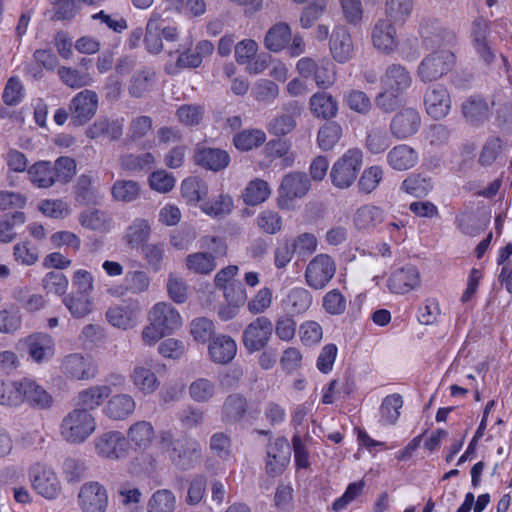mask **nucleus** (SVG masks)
Instances as JSON below:
<instances>
[{"instance_id": "1", "label": "nucleus", "mask_w": 512, "mask_h": 512, "mask_svg": "<svg viewBox=\"0 0 512 512\" xmlns=\"http://www.w3.org/2000/svg\"><path fill=\"white\" fill-rule=\"evenodd\" d=\"M158 444L171 464L180 471L194 469L202 459L201 444L189 435L175 437L170 430H163L158 434Z\"/></svg>"}, {"instance_id": "2", "label": "nucleus", "mask_w": 512, "mask_h": 512, "mask_svg": "<svg viewBox=\"0 0 512 512\" xmlns=\"http://www.w3.org/2000/svg\"><path fill=\"white\" fill-rule=\"evenodd\" d=\"M96 429L95 418L85 409H73L62 420V437L74 444L83 443Z\"/></svg>"}, {"instance_id": "3", "label": "nucleus", "mask_w": 512, "mask_h": 512, "mask_svg": "<svg viewBox=\"0 0 512 512\" xmlns=\"http://www.w3.org/2000/svg\"><path fill=\"white\" fill-rule=\"evenodd\" d=\"M362 158V151L359 149H350L344 153L331 168L332 184L339 189L349 188L357 179Z\"/></svg>"}, {"instance_id": "4", "label": "nucleus", "mask_w": 512, "mask_h": 512, "mask_svg": "<svg viewBox=\"0 0 512 512\" xmlns=\"http://www.w3.org/2000/svg\"><path fill=\"white\" fill-rule=\"evenodd\" d=\"M94 451L102 459L121 461L129 456V447L124 433L118 430L105 431L93 440Z\"/></svg>"}, {"instance_id": "5", "label": "nucleus", "mask_w": 512, "mask_h": 512, "mask_svg": "<svg viewBox=\"0 0 512 512\" xmlns=\"http://www.w3.org/2000/svg\"><path fill=\"white\" fill-rule=\"evenodd\" d=\"M336 273L335 260L328 254L321 253L314 256L307 264L304 279L308 287L313 290H323L333 279Z\"/></svg>"}, {"instance_id": "6", "label": "nucleus", "mask_w": 512, "mask_h": 512, "mask_svg": "<svg viewBox=\"0 0 512 512\" xmlns=\"http://www.w3.org/2000/svg\"><path fill=\"white\" fill-rule=\"evenodd\" d=\"M455 64L454 54L441 49L427 55L418 66V76L423 82H432L446 75Z\"/></svg>"}, {"instance_id": "7", "label": "nucleus", "mask_w": 512, "mask_h": 512, "mask_svg": "<svg viewBox=\"0 0 512 512\" xmlns=\"http://www.w3.org/2000/svg\"><path fill=\"white\" fill-rule=\"evenodd\" d=\"M274 325L267 316H258L250 322L242 333V343L248 353L262 351L268 345Z\"/></svg>"}, {"instance_id": "8", "label": "nucleus", "mask_w": 512, "mask_h": 512, "mask_svg": "<svg viewBox=\"0 0 512 512\" xmlns=\"http://www.w3.org/2000/svg\"><path fill=\"white\" fill-rule=\"evenodd\" d=\"M78 505L82 512H106L108 493L97 481L84 483L78 493Z\"/></svg>"}, {"instance_id": "9", "label": "nucleus", "mask_w": 512, "mask_h": 512, "mask_svg": "<svg viewBox=\"0 0 512 512\" xmlns=\"http://www.w3.org/2000/svg\"><path fill=\"white\" fill-rule=\"evenodd\" d=\"M30 481L34 490L47 499H55L61 491L60 482L47 466L35 464L29 471Z\"/></svg>"}, {"instance_id": "10", "label": "nucleus", "mask_w": 512, "mask_h": 512, "mask_svg": "<svg viewBox=\"0 0 512 512\" xmlns=\"http://www.w3.org/2000/svg\"><path fill=\"white\" fill-rule=\"evenodd\" d=\"M301 114L302 107L298 102L287 103L283 106L282 111L268 122L267 131L277 137L286 136L296 129L297 119Z\"/></svg>"}, {"instance_id": "11", "label": "nucleus", "mask_w": 512, "mask_h": 512, "mask_svg": "<svg viewBox=\"0 0 512 512\" xmlns=\"http://www.w3.org/2000/svg\"><path fill=\"white\" fill-rule=\"evenodd\" d=\"M98 109V95L92 90H82L71 100L69 110L73 122L84 125L90 121Z\"/></svg>"}, {"instance_id": "12", "label": "nucleus", "mask_w": 512, "mask_h": 512, "mask_svg": "<svg viewBox=\"0 0 512 512\" xmlns=\"http://www.w3.org/2000/svg\"><path fill=\"white\" fill-rule=\"evenodd\" d=\"M129 450L138 452L148 451L156 438V431L150 421L138 420L133 422L124 434Z\"/></svg>"}, {"instance_id": "13", "label": "nucleus", "mask_w": 512, "mask_h": 512, "mask_svg": "<svg viewBox=\"0 0 512 512\" xmlns=\"http://www.w3.org/2000/svg\"><path fill=\"white\" fill-rule=\"evenodd\" d=\"M61 372L72 380H89L96 376L97 367L89 357L73 353L63 358Z\"/></svg>"}, {"instance_id": "14", "label": "nucleus", "mask_w": 512, "mask_h": 512, "mask_svg": "<svg viewBox=\"0 0 512 512\" xmlns=\"http://www.w3.org/2000/svg\"><path fill=\"white\" fill-rule=\"evenodd\" d=\"M420 126L419 112L413 108H405L393 116L389 130L396 139L403 140L417 133Z\"/></svg>"}, {"instance_id": "15", "label": "nucleus", "mask_w": 512, "mask_h": 512, "mask_svg": "<svg viewBox=\"0 0 512 512\" xmlns=\"http://www.w3.org/2000/svg\"><path fill=\"white\" fill-rule=\"evenodd\" d=\"M149 322L162 328L166 333L171 334L182 325V318L178 310L167 302L156 303L149 311Z\"/></svg>"}, {"instance_id": "16", "label": "nucleus", "mask_w": 512, "mask_h": 512, "mask_svg": "<svg viewBox=\"0 0 512 512\" xmlns=\"http://www.w3.org/2000/svg\"><path fill=\"white\" fill-rule=\"evenodd\" d=\"M124 131V119L101 116L89 125L85 130V135L91 140L105 137L109 141H118Z\"/></svg>"}, {"instance_id": "17", "label": "nucleus", "mask_w": 512, "mask_h": 512, "mask_svg": "<svg viewBox=\"0 0 512 512\" xmlns=\"http://www.w3.org/2000/svg\"><path fill=\"white\" fill-rule=\"evenodd\" d=\"M290 445L285 437H279L267 446L266 470L276 476L281 474L289 462Z\"/></svg>"}, {"instance_id": "18", "label": "nucleus", "mask_w": 512, "mask_h": 512, "mask_svg": "<svg viewBox=\"0 0 512 512\" xmlns=\"http://www.w3.org/2000/svg\"><path fill=\"white\" fill-rule=\"evenodd\" d=\"M151 285V278L142 270L128 271L125 274L122 284L114 286L108 290L109 294L115 297H121L128 293L139 295L147 292Z\"/></svg>"}, {"instance_id": "19", "label": "nucleus", "mask_w": 512, "mask_h": 512, "mask_svg": "<svg viewBox=\"0 0 512 512\" xmlns=\"http://www.w3.org/2000/svg\"><path fill=\"white\" fill-rule=\"evenodd\" d=\"M396 25L386 18L379 19L375 23L372 30V42L377 50L390 54L397 49Z\"/></svg>"}, {"instance_id": "20", "label": "nucleus", "mask_w": 512, "mask_h": 512, "mask_svg": "<svg viewBox=\"0 0 512 512\" xmlns=\"http://www.w3.org/2000/svg\"><path fill=\"white\" fill-rule=\"evenodd\" d=\"M424 104L426 112L432 118L442 119L449 113L451 98L444 86L436 85L426 91Z\"/></svg>"}, {"instance_id": "21", "label": "nucleus", "mask_w": 512, "mask_h": 512, "mask_svg": "<svg viewBox=\"0 0 512 512\" xmlns=\"http://www.w3.org/2000/svg\"><path fill=\"white\" fill-rule=\"evenodd\" d=\"M21 405L28 403L30 406L47 409L51 407L52 396L35 380L31 378H21Z\"/></svg>"}, {"instance_id": "22", "label": "nucleus", "mask_w": 512, "mask_h": 512, "mask_svg": "<svg viewBox=\"0 0 512 512\" xmlns=\"http://www.w3.org/2000/svg\"><path fill=\"white\" fill-rule=\"evenodd\" d=\"M310 180L305 172L294 171L285 175L279 187L280 198L293 200L305 196L310 190Z\"/></svg>"}, {"instance_id": "23", "label": "nucleus", "mask_w": 512, "mask_h": 512, "mask_svg": "<svg viewBox=\"0 0 512 512\" xmlns=\"http://www.w3.org/2000/svg\"><path fill=\"white\" fill-rule=\"evenodd\" d=\"M208 353L212 362L216 364H227L235 358L237 344L229 335H215L209 343Z\"/></svg>"}, {"instance_id": "24", "label": "nucleus", "mask_w": 512, "mask_h": 512, "mask_svg": "<svg viewBox=\"0 0 512 512\" xmlns=\"http://www.w3.org/2000/svg\"><path fill=\"white\" fill-rule=\"evenodd\" d=\"M195 162L212 171H220L226 168L230 162L229 154L219 148L198 146L194 153Z\"/></svg>"}, {"instance_id": "25", "label": "nucleus", "mask_w": 512, "mask_h": 512, "mask_svg": "<svg viewBox=\"0 0 512 512\" xmlns=\"http://www.w3.org/2000/svg\"><path fill=\"white\" fill-rule=\"evenodd\" d=\"M420 275L413 266H407L393 272L388 279V288L396 294H405L419 286Z\"/></svg>"}, {"instance_id": "26", "label": "nucleus", "mask_w": 512, "mask_h": 512, "mask_svg": "<svg viewBox=\"0 0 512 512\" xmlns=\"http://www.w3.org/2000/svg\"><path fill=\"white\" fill-rule=\"evenodd\" d=\"M136 409V402L129 394L113 395L103 408V413L109 419L122 421L130 417Z\"/></svg>"}, {"instance_id": "27", "label": "nucleus", "mask_w": 512, "mask_h": 512, "mask_svg": "<svg viewBox=\"0 0 512 512\" xmlns=\"http://www.w3.org/2000/svg\"><path fill=\"white\" fill-rule=\"evenodd\" d=\"M29 356L37 363L51 359L54 355V341L46 333H34L25 339Z\"/></svg>"}, {"instance_id": "28", "label": "nucleus", "mask_w": 512, "mask_h": 512, "mask_svg": "<svg viewBox=\"0 0 512 512\" xmlns=\"http://www.w3.org/2000/svg\"><path fill=\"white\" fill-rule=\"evenodd\" d=\"M330 51L339 63L347 62L353 54L354 47L349 30L345 26H337L330 37Z\"/></svg>"}, {"instance_id": "29", "label": "nucleus", "mask_w": 512, "mask_h": 512, "mask_svg": "<svg viewBox=\"0 0 512 512\" xmlns=\"http://www.w3.org/2000/svg\"><path fill=\"white\" fill-rule=\"evenodd\" d=\"M382 89L403 93L411 85L412 78L408 70L400 64L389 65L380 79Z\"/></svg>"}, {"instance_id": "30", "label": "nucleus", "mask_w": 512, "mask_h": 512, "mask_svg": "<svg viewBox=\"0 0 512 512\" xmlns=\"http://www.w3.org/2000/svg\"><path fill=\"white\" fill-rule=\"evenodd\" d=\"M386 159L392 169L406 171L417 164L418 154L412 147L406 144H399L387 153Z\"/></svg>"}, {"instance_id": "31", "label": "nucleus", "mask_w": 512, "mask_h": 512, "mask_svg": "<svg viewBox=\"0 0 512 512\" xmlns=\"http://www.w3.org/2000/svg\"><path fill=\"white\" fill-rule=\"evenodd\" d=\"M111 394L108 385H95L80 391L76 397L78 409L94 410L103 404Z\"/></svg>"}, {"instance_id": "32", "label": "nucleus", "mask_w": 512, "mask_h": 512, "mask_svg": "<svg viewBox=\"0 0 512 512\" xmlns=\"http://www.w3.org/2000/svg\"><path fill=\"white\" fill-rule=\"evenodd\" d=\"M312 301V294L306 288L295 287L286 295L283 306L291 316L299 315L310 308Z\"/></svg>"}, {"instance_id": "33", "label": "nucleus", "mask_w": 512, "mask_h": 512, "mask_svg": "<svg viewBox=\"0 0 512 512\" xmlns=\"http://www.w3.org/2000/svg\"><path fill=\"white\" fill-rule=\"evenodd\" d=\"M248 409L247 399L238 393L226 397L222 406V420L225 423H236L243 419Z\"/></svg>"}, {"instance_id": "34", "label": "nucleus", "mask_w": 512, "mask_h": 512, "mask_svg": "<svg viewBox=\"0 0 512 512\" xmlns=\"http://www.w3.org/2000/svg\"><path fill=\"white\" fill-rule=\"evenodd\" d=\"M309 104L312 114L317 118H333L338 111L337 101L326 92H317L312 95Z\"/></svg>"}, {"instance_id": "35", "label": "nucleus", "mask_w": 512, "mask_h": 512, "mask_svg": "<svg viewBox=\"0 0 512 512\" xmlns=\"http://www.w3.org/2000/svg\"><path fill=\"white\" fill-rule=\"evenodd\" d=\"M292 33L289 25L284 22L274 24L264 38L265 47L271 52H280L291 39Z\"/></svg>"}, {"instance_id": "36", "label": "nucleus", "mask_w": 512, "mask_h": 512, "mask_svg": "<svg viewBox=\"0 0 512 512\" xmlns=\"http://www.w3.org/2000/svg\"><path fill=\"white\" fill-rule=\"evenodd\" d=\"M28 179L38 188H50L56 181L50 161L35 162L27 169Z\"/></svg>"}, {"instance_id": "37", "label": "nucleus", "mask_w": 512, "mask_h": 512, "mask_svg": "<svg viewBox=\"0 0 512 512\" xmlns=\"http://www.w3.org/2000/svg\"><path fill=\"white\" fill-rule=\"evenodd\" d=\"M353 221L358 230L374 229L384 221V212L379 207L364 205L356 210Z\"/></svg>"}, {"instance_id": "38", "label": "nucleus", "mask_w": 512, "mask_h": 512, "mask_svg": "<svg viewBox=\"0 0 512 512\" xmlns=\"http://www.w3.org/2000/svg\"><path fill=\"white\" fill-rule=\"evenodd\" d=\"M155 83V72L148 67L136 71L129 82V94L134 98H141L148 93Z\"/></svg>"}, {"instance_id": "39", "label": "nucleus", "mask_w": 512, "mask_h": 512, "mask_svg": "<svg viewBox=\"0 0 512 512\" xmlns=\"http://www.w3.org/2000/svg\"><path fill=\"white\" fill-rule=\"evenodd\" d=\"M413 7V0H385L386 19L403 25L410 18Z\"/></svg>"}, {"instance_id": "40", "label": "nucleus", "mask_w": 512, "mask_h": 512, "mask_svg": "<svg viewBox=\"0 0 512 512\" xmlns=\"http://www.w3.org/2000/svg\"><path fill=\"white\" fill-rule=\"evenodd\" d=\"M162 16L159 13H153L146 25L144 42L150 53L158 54L163 49L162 37L160 35Z\"/></svg>"}, {"instance_id": "41", "label": "nucleus", "mask_w": 512, "mask_h": 512, "mask_svg": "<svg viewBox=\"0 0 512 512\" xmlns=\"http://www.w3.org/2000/svg\"><path fill=\"white\" fill-rule=\"evenodd\" d=\"M131 378L134 386L146 395L154 393L160 385L155 373L144 366H136L133 369Z\"/></svg>"}, {"instance_id": "42", "label": "nucleus", "mask_w": 512, "mask_h": 512, "mask_svg": "<svg viewBox=\"0 0 512 512\" xmlns=\"http://www.w3.org/2000/svg\"><path fill=\"white\" fill-rule=\"evenodd\" d=\"M63 304L77 319L86 317L93 310L91 295L70 293L63 298Z\"/></svg>"}, {"instance_id": "43", "label": "nucleus", "mask_w": 512, "mask_h": 512, "mask_svg": "<svg viewBox=\"0 0 512 512\" xmlns=\"http://www.w3.org/2000/svg\"><path fill=\"white\" fill-rule=\"evenodd\" d=\"M266 140L265 132L260 129H246L233 137L234 146L240 151H249L261 146Z\"/></svg>"}, {"instance_id": "44", "label": "nucleus", "mask_w": 512, "mask_h": 512, "mask_svg": "<svg viewBox=\"0 0 512 512\" xmlns=\"http://www.w3.org/2000/svg\"><path fill=\"white\" fill-rule=\"evenodd\" d=\"M155 163V157L152 153L146 152L139 155L125 154L120 157V167L131 173L149 170Z\"/></svg>"}, {"instance_id": "45", "label": "nucleus", "mask_w": 512, "mask_h": 512, "mask_svg": "<svg viewBox=\"0 0 512 512\" xmlns=\"http://www.w3.org/2000/svg\"><path fill=\"white\" fill-rule=\"evenodd\" d=\"M462 113L471 124H479L488 118V105L480 98L471 97L462 104Z\"/></svg>"}, {"instance_id": "46", "label": "nucleus", "mask_w": 512, "mask_h": 512, "mask_svg": "<svg viewBox=\"0 0 512 512\" xmlns=\"http://www.w3.org/2000/svg\"><path fill=\"white\" fill-rule=\"evenodd\" d=\"M401 188L414 197H425L433 189L432 179L423 174H412L403 182Z\"/></svg>"}, {"instance_id": "47", "label": "nucleus", "mask_w": 512, "mask_h": 512, "mask_svg": "<svg viewBox=\"0 0 512 512\" xmlns=\"http://www.w3.org/2000/svg\"><path fill=\"white\" fill-rule=\"evenodd\" d=\"M176 497L168 489L155 491L147 503V512H174Z\"/></svg>"}, {"instance_id": "48", "label": "nucleus", "mask_w": 512, "mask_h": 512, "mask_svg": "<svg viewBox=\"0 0 512 512\" xmlns=\"http://www.w3.org/2000/svg\"><path fill=\"white\" fill-rule=\"evenodd\" d=\"M269 184L262 179H254L248 183L244 192L243 200L248 205H258L264 202L270 195Z\"/></svg>"}, {"instance_id": "49", "label": "nucleus", "mask_w": 512, "mask_h": 512, "mask_svg": "<svg viewBox=\"0 0 512 512\" xmlns=\"http://www.w3.org/2000/svg\"><path fill=\"white\" fill-rule=\"evenodd\" d=\"M181 192L188 203H197L207 196L208 186L198 177H189L182 182Z\"/></svg>"}, {"instance_id": "50", "label": "nucleus", "mask_w": 512, "mask_h": 512, "mask_svg": "<svg viewBox=\"0 0 512 512\" xmlns=\"http://www.w3.org/2000/svg\"><path fill=\"white\" fill-rule=\"evenodd\" d=\"M57 75L64 85L72 89L88 86L92 82V78L88 73L81 72L71 67L60 66Z\"/></svg>"}, {"instance_id": "51", "label": "nucleus", "mask_w": 512, "mask_h": 512, "mask_svg": "<svg viewBox=\"0 0 512 512\" xmlns=\"http://www.w3.org/2000/svg\"><path fill=\"white\" fill-rule=\"evenodd\" d=\"M342 136V127L337 122H327L320 127L317 134V142L319 147L328 151L331 150Z\"/></svg>"}, {"instance_id": "52", "label": "nucleus", "mask_w": 512, "mask_h": 512, "mask_svg": "<svg viewBox=\"0 0 512 512\" xmlns=\"http://www.w3.org/2000/svg\"><path fill=\"white\" fill-rule=\"evenodd\" d=\"M79 223L90 230L104 231L108 228L110 219L108 215L98 209H87L79 214Z\"/></svg>"}, {"instance_id": "53", "label": "nucleus", "mask_w": 512, "mask_h": 512, "mask_svg": "<svg viewBox=\"0 0 512 512\" xmlns=\"http://www.w3.org/2000/svg\"><path fill=\"white\" fill-rule=\"evenodd\" d=\"M21 379L5 381L0 379V405L6 407L21 406Z\"/></svg>"}, {"instance_id": "54", "label": "nucleus", "mask_w": 512, "mask_h": 512, "mask_svg": "<svg viewBox=\"0 0 512 512\" xmlns=\"http://www.w3.org/2000/svg\"><path fill=\"white\" fill-rule=\"evenodd\" d=\"M186 266L196 274H209L216 268V262L211 254L197 252L187 256Z\"/></svg>"}, {"instance_id": "55", "label": "nucleus", "mask_w": 512, "mask_h": 512, "mask_svg": "<svg viewBox=\"0 0 512 512\" xmlns=\"http://www.w3.org/2000/svg\"><path fill=\"white\" fill-rule=\"evenodd\" d=\"M56 182L69 183L77 172L76 161L67 156H61L52 163Z\"/></svg>"}, {"instance_id": "56", "label": "nucleus", "mask_w": 512, "mask_h": 512, "mask_svg": "<svg viewBox=\"0 0 512 512\" xmlns=\"http://www.w3.org/2000/svg\"><path fill=\"white\" fill-rule=\"evenodd\" d=\"M403 406V399L399 394H391L384 398L380 414L385 424H394L400 416V409Z\"/></svg>"}, {"instance_id": "57", "label": "nucleus", "mask_w": 512, "mask_h": 512, "mask_svg": "<svg viewBox=\"0 0 512 512\" xmlns=\"http://www.w3.org/2000/svg\"><path fill=\"white\" fill-rule=\"evenodd\" d=\"M216 393V385L207 378H198L189 386L190 397L199 403L208 402Z\"/></svg>"}, {"instance_id": "58", "label": "nucleus", "mask_w": 512, "mask_h": 512, "mask_svg": "<svg viewBox=\"0 0 512 512\" xmlns=\"http://www.w3.org/2000/svg\"><path fill=\"white\" fill-rule=\"evenodd\" d=\"M367 150L372 154H381L390 146V139L387 132L381 127H373L367 132Z\"/></svg>"}, {"instance_id": "59", "label": "nucleus", "mask_w": 512, "mask_h": 512, "mask_svg": "<svg viewBox=\"0 0 512 512\" xmlns=\"http://www.w3.org/2000/svg\"><path fill=\"white\" fill-rule=\"evenodd\" d=\"M112 195L117 201L132 202L140 196V186L133 180H117L112 186Z\"/></svg>"}, {"instance_id": "60", "label": "nucleus", "mask_w": 512, "mask_h": 512, "mask_svg": "<svg viewBox=\"0 0 512 512\" xmlns=\"http://www.w3.org/2000/svg\"><path fill=\"white\" fill-rule=\"evenodd\" d=\"M322 307L329 315H342L346 311L347 300L339 289H332L323 296Z\"/></svg>"}, {"instance_id": "61", "label": "nucleus", "mask_w": 512, "mask_h": 512, "mask_svg": "<svg viewBox=\"0 0 512 512\" xmlns=\"http://www.w3.org/2000/svg\"><path fill=\"white\" fill-rule=\"evenodd\" d=\"M233 200L229 195H219L217 198L204 202L201 209L204 213L214 217H222L231 212Z\"/></svg>"}, {"instance_id": "62", "label": "nucleus", "mask_w": 512, "mask_h": 512, "mask_svg": "<svg viewBox=\"0 0 512 512\" xmlns=\"http://www.w3.org/2000/svg\"><path fill=\"white\" fill-rule=\"evenodd\" d=\"M258 228L266 234L274 235L282 229V217L278 212L264 210L256 218Z\"/></svg>"}, {"instance_id": "63", "label": "nucleus", "mask_w": 512, "mask_h": 512, "mask_svg": "<svg viewBox=\"0 0 512 512\" xmlns=\"http://www.w3.org/2000/svg\"><path fill=\"white\" fill-rule=\"evenodd\" d=\"M293 250L300 257H308L312 255L318 246L317 237L313 233H301L290 241Z\"/></svg>"}, {"instance_id": "64", "label": "nucleus", "mask_w": 512, "mask_h": 512, "mask_svg": "<svg viewBox=\"0 0 512 512\" xmlns=\"http://www.w3.org/2000/svg\"><path fill=\"white\" fill-rule=\"evenodd\" d=\"M107 321L114 327L128 329L132 326V312L126 306H113L106 311Z\"/></svg>"}]
</instances>
